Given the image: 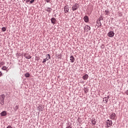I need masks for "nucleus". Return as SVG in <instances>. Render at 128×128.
Instances as JSON below:
<instances>
[{"instance_id": "nucleus-14", "label": "nucleus", "mask_w": 128, "mask_h": 128, "mask_svg": "<svg viewBox=\"0 0 128 128\" xmlns=\"http://www.w3.org/2000/svg\"><path fill=\"white\" fill-rule=\"evenodd\" d=\"M51 22L52 24H56V18H52Z\"/></svg>"}, {"instance_id": "nucleus-25", "label": "nucleus", "mask_w": 128, "mask_h": 128, "mask_svg": "<svg viewBox=\"0 0 128 128\" xmlns=\"http://www.w3.org/2000/svg\"><path fill=\"white\" fill-rule=\"evenodd\" d=\"M34 2V0H31L30 1V4H32Z\"/></svg>"}, {"instance_id": "nucleus-23", "label": "nucleus", "mask_w": 128, "mask_h": 128, "mask_svg": "<svg viewBox=\"0 0 128 128\" xmlns=\"http://www.w3.org/2000/svg\"><path fill=\"white\" fill-rule=\"evenodd\" d=\"M98 26H102V23L100 22L98 24Z\"/></svg>"}, {"instance_id": "nucleus-21", "label": "nucleus", "mask_w": 128, "mask_h": 128, "mask_svg": "<svg viewBox=\"0 0 128 128\" xmlns=\"http://www.w3.org/2000/svg\"><path fill=\"white\" fill-rule=\"evenodd\" d=\"M2 32H6V28L5 27L2 28Z\"/></svg>"}, {"instance_id": "nucleus-27", "label": "nucleus", "mask_w": 128, "mask_h": 128, "mask_svg": "<svg viewBox=\"0 0 128 128\" xmlns=\"http://www.w3.org/2000/svg\"><path fill=\"white\" fill-rule=\"evenodd\" d=\"M25 2H26H26H30V0H24Z\"/></svg>"}, {"instance_id": "nucleus-30", "label": "nucleus", "mask_w": 128, "mask_h": 128, "mask_svg": "<svg viewBox=\"0 0 128 128\" xmlns=\"http://www.w3.org/2000/svg\"><path fill=\"white\" fill-rule=\"evenodd\" d=\"M7 128H12V126H8L7 127Z\"/></svg>"}, {"instance_id": "nucleus-29", "label": "nucleus", "mask_w": 128, "mask_h": 128, "mask_svg": "<svg viewBox=\"0 0 128 128\" xmlns=\"http://www.w3.org/2000/svg\"><path fill=\"white\" fill-rule=\"evenodd\" d=\"M126 94H127V96H128V90H127L126 92Z\"/></svg>"}, {"instance_id": "nucleus-16", "label": "nucleus", "mask_w": 128, "mask_h": 128, "mask_svg": "<svg viewBox=\"0 0 128 128\" xmlns=\"http://www.w3.org/2000/svg\"><path fill=\"white\" fill-rule=\"evenodd\" d=\"M30 74H28V73H26V74H24V76L26 77V78H30Z\"/></svg>"}, {"instance_id": "nucleus-15", "label": "nucleus", "mask_w": 128, "mask_h": 128, "mask_svg": "<svg viewBox=\"0 0 128 128\" xmlns=\"http://www.w3.org/2000/svg\"><path fill=\"white\" fill-rule=\"evenodd\" d=\"M92 124H96V120L95 119L92 120Z\"/></svg>"}, {"instance_id": "nucleus-22", "label": "nucleus", "mask_w": 128, "mask_h": 128, "mask_svg": "<svg viewBox=\"0 0 128 128\" xmlns=\"http://www.w3.org/2000/svg\"><path fill=\"white\" fill-rule=\"evenodd\" d=\"M104 12L106 14V15L108 14V10H106Z\"/></svg>"}, {"instance_id": "nucleus-13", "label": "nucleus", "mask_w": 128, "mask_h": 128, "mask_svg": "<svg viewBox=\"0 0 128 128\" xmlns=\"http://www.w3.org/2000/svg\"><path fill=\"white\" fill-rule=\"evenodd\" d=\"M0 114L2 116H6V111H3L1 112Z\"/></svg>"}, {"instance_id": "nucleus-11", "label": "nucleus", "mask_w": 128, "mask_h": 128, "mask_svg": "<svg viewBox=\"0 0 128 128\" xmlns=\"http://www.w3.org/2000/svg\"><path fill=\"white\" fill-rule=\"evenodd\" d=\"M82 78L83 80H86L88 78V75L87 74H86L82 76Z\"/></svg>"}, {"instance_id": "nucleus-10", "label": "nucleus", "mask_w": 128, "mask_h": 128, "mask_svg": "<svg viewBox=\"0 0 128 128\" xmlns=\"http://www.w3.org/2000/svg\"><path fill=\"white\" fill-rule=\"evenodd\" d=\"M84 20L85 22H88V20H89L88 17V16H85L84 18Z\"/></svg>"}, {"instance_id": "nucleus-20", "label": "nucleus", "mask_w": 128, "mask_h": 128, "mask_svg": "<svg viewBox=\"0 0 128 128\" xmlns=\"http://www.w3.org/2000/svg\"><path fill=\"white\" fill-rule=\"evenodd\" d=\"M18 110V106H16V107L14 108V111L16 112V110Z\"/></svg>"}, {"instance_id": "nucleus-6", "label": "nucleus", "mask_w": 128, "mask_h": 128, "mask_svg": "<svg viewBox=\"0 0 128 128\" xmlns=\"http://www.w3.org/2000/svg\"><path fill=\"white\" fill-rule=\"evenodd\" d=\"M68 10H70V8H68V6L66 5L64 6V12L66 13L68 12Z\"/></svg>"}, {"instance_id": "nucleus-9", "label": "nucleus", "mask_w": 128, "mask_h": 128, "mask_svg": "<svg viewBox=\"0 0 128 128\" xmlns=\"http://www.w3.org/2000/svg\"><path fill=\"white\" fill-rule=\"evenodd\" d=\"M108 98H110L109 96L104 98L103 99V102L105 101V104H106V102H108Z\"/></svg>"}, {"instance_id": "nucleus-18", "label": "nucleus", "mask_w": 128, "mask_h": 128, "mask_svg": "<svg viewBox=\"0 0 128 128\" xmlns=\"http://www.w3.org/2000/svg\"><path fill=\"white\" fill-rule=\"evenodd\" d=\"M4 62H0V68L2 66H4Z\"/></svg>"}, {"instance_id": "nucleus-3", "label": "nucleus", "mask_w": 128, "mask_h": 128, "mask_svg": "<svg viewBox=\"0 0 128 128\" xmlns=\"http://www.w3.org/2000/svg\"><path fill=\"white\" fill-rule=\"evenodd\" d=\"M106 128H110V126H112V120H108L106 122Z\"/></svg>"}, {"instance_id": "nucleus-2", "label": "nucleus", "mask_w": 128, "mask_h": 128, "mask_svg": "<svg viewBox=\"0 0 128 128\" xmlns=\"http://www.w3.org/2000/svg\"><path fill=\"white\" fill-rule=\"evenodd\" d=\"M78 8H80V5L78 3H76L72 6V10L74 12V10H78Z\"/></svg>"}, {"instance_id": "nucleus-8", "label": "nucleus", "mask_w": 128, "mask_h": 128, "mask_svg": "<svg viewBox=\"0 0 128 128\" xmlns=\"http://www.w3.org/2000/svg\"><path fill=\"white\" fill-rule=\"evenodd\" d=\"M110 118L111 120H114V118H116V114L112 113L110 116Z\"/></svg>"}, {"instance_id": "nucleus-31", "label": "nucleus", "mask_w": 128, "mask_h": 128, "mask_svg": "<svg viewBox=\"0 0 128 128\" xmlns=\"http://www.w3.org/2000/svg\"><path fill=\"white\" fill-rule=\"evenodd\" d=\"M72 128V127H70V126H68V127H67V128Z\"/></svg>"}, {"instance_id": "nucleus-7", "label": "nucleus", "mask_w": 128, "mask_h": 128, "mask_svg": "<svg viewBox=\"0 0 128 128\" xmlns=\"http://www.w3.org/2000/svg\"><path fill=\"white\" fill-rule=\"evenodd\" d=\"M108 36L110 38H112V36H114V33L113 32H110L108 33Z\"/></svg>"}, {"instance_id": "nucleus-5", "label": "nucleus", "mask_w": 128, "mask_h": 128, "mask_svg": "<svg viewBox=\"0 0 128 128\" xmlns=\"http://www.w3.org/2000/svg\"><path fill=\"white\" fill-rule=\"evenodd\" d=\"M84 30L86 32H88V30H90V27L88 25H86L84 28Z\"/></svg>"}, {"instance_id": "nucleus-4", "label": "nucleus", "mask_w": 128, "mask_h": 128, "mask_svg": "<svg viewBox=\"0 0 128 128\" xmlns=\"http://www.w3.org/2000/svg\"><path fill=\"white\" fill-rule=\"evenodd\" d=\"M50 59V56L49 55V54H48L46 55V58L45 59H44L42 63L44 64L46 62V60H48Z\"/></svg>"}, {"instance_id": "nucleus-19", "label": "nucleus", "mask_w": 128, "mask_h": 128, "mask_svg": "<svg viewBox=\"0 0 128 128\" xmlns=\"http://www.w3.org/2000/svg\"><path fill=\"white\" fill-rule=\"evenodd\" d=\"M7 68L6 66H4L2 68V70H7Z\"/></svg>"}, {"instance_id": "nucleus-26", "label": "nucleus", "mask_w": 128, "mask_h": 128, "mask_svg": "<svg viewBox=\"0 0 128 128\" xmlns=\"http://www.w3.org/2000/svg\"><path fill=\"white\" fill-rule=\"evenodd\" d=\"M45 2H50V0H45Z\"/></svg>"}, {"instance_id": "nucleus-28", "label": "nucleus", "mask_w": 128, "mask_h": 128, "mask_svg": "<svg viewBox=\"0 0 128 128\" xmlns=\"http://www.w3.org/2000/svg\"><path fill=\"white\" fill-rule=\"evenodd\" d=\"M2 76V72L0 71V76Z\"/></svg>"}, {"instance_id": "nucleus-24", "label": "nucleus", "mask_w": 128, "mask_h": 128, "mask_svg": "<svg viewBox=\"0 0 128 128\" xmlns=\"http://www.w3.org/2000/svg\"><path fill=\"white\" fill-rule=\"evenodd\" d=\"M50 10H52V9H50V8H48L47 9V12H50Z\"/></svg>"}, {"instance_id": "nucleus-1", "label": "nucleus", "mask_w": 128, "mask_h": 128, "mask_svg": "<svg viewBox=\"0 0 128 128\" xmlns=\"http://www.w3.org/2000/svg\"><path fill=\"white\" fill-rule=\"evenodd\" d=\"M4 98H6L4 94L0 96V104H1V106L4 104Z\"/></svg>"}, {"instance_id": "nucleus-12", "label": "nucleus", "mask_w": 128, "mask_h": 128, "mask_svg": "<svg viewBox=\"0 0 128 128\" xmlns=\"http://www.w3.org/2000/svg\"><path fill=\"white\" fill-rule=\"evenodd\" d=\"M70 60L71 61V62H74V56H70Z\"/></svg>"}, {"instance_id": "nucleus-17", "label": "nucleus", "mask_w": 128, "mask_h": 128, "mask_svg": "<svg viewBox=\"0 0 128 128\" xmlns=\"http://www.w3.org/2000/svg\"><path fill=\"white\" fill-rule=\"evenodd\" d=\"M26 58H27V60H30V58H31V56H27L26 54L25 55Z\"/></svg>"}]
</instances>
